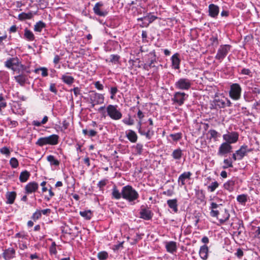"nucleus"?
<instances>
[{
  "label": "nucleus",
  "mask_w": 260,
  "mask_h": 260,
  "mask_svg": "<svg viewBox=\"0 0 260 260\" xmlns=\"http://www.w3.org/2000/svg\"><path fill=\"white\" fill-rule=\"evenodd\" d=\"M140 217L143 219L148 220L152 218L153 213L148 209L143 208L141 209L140 212Z\"/></svg>",
  "instance_id": "nucleus-17"
},
{
  "label": "nucleus",
  "mask_w": 260,
  "mask_h": 260,
  "mask_svg": "<svg viewBox=\"0 0 260 260\" xmlns=\"http://www.w3.org/2000/svg\"><path fill=\"white\" fill-rule=\"evenodd\" d=\"M142 123L140 122L138 123L137 128L138 129L139 133L142 135L145 136L148 140L151 139L152 136L154 135V132L152 130V127H148L147 131L146 132L145 130L142 127Z\"/></svg>",
  "instance_id": "nucleus-10"
},
{
  "label": "nucleus",
  "mask_w": 260,
  "mask_h": 260,
  "mask_svg": "<svg viewBox=\"0 0 260 260\" xmlns=\"http://www.w3.org/2000/svg\"><path fill=\"white\" fill-rule=\"evenodd\" d=\"M16 81L21 85L23 86L27 78L26 75H19L15 77Z\"/></svg>",
  "instance_id": "nucleus-28"
},
{
  "label": "nucleus",
  "mask_w": 260,
  "mask_h": 260,
  "mask_svg": "<svg viewBox=\"0 0 260 260\" xmlns=\"http://www.w3.org/2000/svg\"><path fill=\"white\" fill-rule=\"evenodd\" d=\"M171 61L173 68L175 69H179L180 68V59L178 53H175L172 56Z\"/></svg>",
  "instance_id": "nucleus-22"
},
{
  "label": "nucleus",
  "mask_w": 260,
  "mask_h": 260,
  "mask_svg": "<svg viewBox=\"0 0 260 260\" xmlns=\"http://www.w3.org/2000/svg\"><path fill=\"white\" fill-rule=\"evenodd\" d=\"M127 138L132 143H135L138 139V136L136 133L133 130L129 129L126 132Z\"/></svg>",
  "instance_id": "nucleus-24"
},
{
  "label": "nucleus",
  "mask_w": 260,
  "mask_h": 260,
  "mask_svg": "<svg viewBox=\"0 0 260 260\" xmlns=\"http://www.w3.org/2000/svg\"><path fill=\"white\" fill-rule=\"evenodd\" d=\"M231 48L230 45H222L217 50L215 58L221 61L227 55Z\"/></svg>",
  "instance_id": "nucleus-7"
},
{
  "label": "nucleus",
  "mask_w": 260,
  "mask_h": 260,
  "mask_svg": "<svg viewBox=\"0 0 260 260\" xmlns=\"http://www.w3.org/2000/svg\"><path fill=\"white\" fill-rule=\"evenodd\" d=\"M39 70L42 71V75L43 77H46L48 76V71L46 68H41L40 69H36L35 72V73H37Z\"/></svg>",
  "instance_id": "nucleus-52"
},
{
  "label": "nucleus",
  "mask_w": 260,
  "mask_h": 260,
  "mask_svg": "<svg viewBox=\"0 0 260 260\" xmlns=\"http://www.w3.org/2000/svg\"><path fill=\"white\" fill-rule=\"evenodd\" d=\"M38 188V184L35 182H32L28 183L25 186L26 193H32L35 192V191Z\"/></svg>",
  "instance_id": "nucleus-21"
},
{
  "label": "nucleus",
  "mask_w": 260,
  "mask_h": 260,
  "mask_svg": "<svg viewBox=\"0 0 260 260\" xmlns=\"http://www.w3.org/2000/svg\"><path fill=\"white\" fill-rule=\"evenodd\" d=\"M234 185L235 181L231 180H229L224 184V187L225 189L229 190V191H232L234 190Z\"/></svg>",
  "instance_id": "nucleus-33"
},
{
  "label": "nucleus",
  "mask_w": 260,
  "mask_h": 260,
  "mask_svg": "<svg viewBox=\"0 0 260 260\" xmlns=\"http://www.w3.org/2000/svg\"><path fill=\"white\" fill-rule=\"evenodd\" d=\"M232 146L227 142L222 143L219 147L218 155H223L231 152Z\"/></svg>",
  "instance_id": "nucleus-11"
},
{
  "label": "nucleus",
  "mask_w": 260,
  "mask_h": 260,
  "mask_svg": "<svg viewBox=\"0 0 260 260\" xmlns=\"http://www.w3.org/2000/svg\"><path fill=\"white\" fill-rule=\"evenodd\" d=\"M108 182V180L107 179H104L99 182L97 184L98 187L99 188L100 190H102L103 189L104 187H105Z\"/></svg>",
  "instance_id": "nucleus-43"
},
{
  "label": "nucleus",
  "mask_w": 260,
  "mask_h": 260,
  "mask_svg": "<svg viewBox=\"0 0 260 260\" xmlns=\"http://www.w3.org/2000/svg\"><path fill=\"white\" fill-rule=\"evenodd\" d=\"M5 66L15 71L19 72L20 70H24L25 67L19 61L17 57L10 58L5 62Z\"/></svg>",
  "instance_id": "nucleus-2"
},
{
  "label": "nucleus",
  "mask_w": 260,
  "mask_h": 260,
  "mask_svg": "<svg viewBox=\"0 0 260 260\" xmlns=\"http://www.w3.org/2000/svg\"><path fill=\"white\" fill-rule=\"evenodd\" d=\"M253 234L254 238L260 239V226L255 228Z\"/></svg>",
  "instance_id": "nucleus-57"
},
{
  "label": "nucleus",
  "mask_w": 260,
  "mask_h": 260,
  "mask_svg": "<svg viewBox=\"0 0 260 260\" xmlns=\"http://www.w3.org/2000/svg\"><path fill=\"white\" fill-rule=\"evenodd\" d=\"M61 79L66 84L68 85L72 84L74 81V78L72 76L63 75Z\"/></svg>",
  "instance_id": "nucleus-30"
},
{
  "label": "nucleus",
  "mask_w": 260,
  "mask_h": 260,
  "mask_svg": "<svg viewBox=\"0 0 260 260\" xmlns=\"http://www.w3.org/2000/svg\"><path fill=\"white\" fill-rule=\"evenodd\" d=\"M167 204L170 208L172 209V210L175 212L177 213L178 210V204L177 200L176 199L172 200H168L167 201Z\"/></svg>",
  "instance_id": "nucleus-25"
},
{
  "label": "nucleus",
  "mask_w": 260,
  "mask_h": 260,
  "mask_svg": "<svg viewBox=\"0 0 260 260\" xmlns=\"http://www.w3.org/2000/svg\"><path fill=\"white\" fill-rule=\"evenodd\" d=\"M209 16L216 18L219 13V7L213 4H210L208 7Z\"/></svg>",
  "instance_id": "nucleus-15"
},
{
  "label": "nucleus",
  "mask_w": 260,
  "mask_h": 260,
  "mask_svg": "<svg viewBox=\"0 0 260 260\" xmlns=\"http://www.w3.org/2000/svg\"><path fill=\"white\" fill-rule=\"evenodd\" d=\"M15 251L13 248H9L4 250L3 255L6 260H9L14 257Z\"/></svg>",
  "instance_id": "nucleus-23"
},
{
  "label": "nucleus",
  "mask_w": 260,
  "mask_h": 260,
  "mask_svg": "<svg viewBox=\"0 0 260 260\" xmlns=\"http://www.w3.org/2000/svg\"><path fill=\"white\" fill-rule=\"evenodd\" d=\"M123 242H122L119 243L118 244L114 245L112 248L113 250L114 251H118L120 248L123 247Z\"/></svg>",
  "instance_id": "nucleus-58"
},
{
  "label": "nucleus",
  "mask_w": 260,
  "mask_h": 260,
  "mask_svg": "<svg viewBox=\"0 0 260 260\" xmlns=\"http://www.w3.org/2000/svg\"><path fill=\"white\" fill-rule=\"evenodd\" d=\"M165 247L167 252L173 253L177 251V243L175 241L166 242Z\"/></svg>",
  "instance_id": "nucleus-18"
},
{
  "label": "nucleus",
  "mask_w": 260,
  "mask_h": 260,
  "mask_svg": "<svg viewBox=\"0 0 260 260\" xmlns=\"http://www.w3.org/2000/svg\"><path fill=\"white\" fill-rule=\"evenodd\" d=\"M103 5L104 4L102 2L96 3L95 4L93 8V11L95 14H96L98 16L102 17H105L107 15V11L106 10H102L101 9Z\"/></svg>",
  "instance_id": "nucleus-12"
},
{
  "label": "nucleus",
  "mask_w": 260,
  "mask_h": 260,
  "mask_svg": "<svg viewBox=\"0 0 260 260\" xmlns=\"http://www.w3.org/2000/svg\"><path fill=\"white\" fill-rule=\"evenodd\" d=\"M45 26L46 24L43 22L40 21L35 25L34 30L37 32H41Z\"/></svg>",
  "instance_id": "nucleus-37"
},
{
  "label": "nucleus",
  "mask_w": 260,
  "mask_h": 260,
  "mask_svg": "<svg viewBox=\"0 0 260 260\" xmlns=\"http://www.w3.org/2000/svg\"><path fill=\"white\" fill-rule=\"evenodd\" d=\"M220 212L218 220L220 224H223L229 219L230 215L228 210L226 209H220Z\"/></svg>",
  "instance_id": "nucleus-16"
},
{
  "label": "nucleus",
  "mask_w": 260,
  "mask_h": 260,
  "mask_svg": "<svg viewBox=\"0 0 260 260\" xmlns=\"http://www.w3.org/2000/svg\"><path fill=\"white\" fill-rule=\"evenodd\" d=\"M149 55H153V57L150 60V63H149V67L152 68L154 67V66H152V64L156 62V58H155V53L154 51H153L152 52H150L149 53Z\"/></svg>",
  "instance_id": "nucleus-48"
},
{
  "label": "nucleus",
  "mask_w": 260,
  "mask_h": 260,
  "mask_svg": "<svg viewBox=\"0 0 260 260\" xmlns=\"http://www.w3.org/2000/svg\"><path fill=\"white\" fill-rule=\"evenodd\" d=\"M143 146L142 144L138 143L135 146H134L135 152L138 154H141L142 152Z\"/></svg>",
  "instance_id": "nucleus-45"
},
{
  "label": "nucleus",
  "mask_w": 260,
  "mask_h": 260,
  "mask_svg": "<svg viewBox=\"0 0 260 260\" xmlns=\"http://www.w3.org/2000/svg\"><path fill=\"white\" fill-rule=\"evenodd\" d=\"M182 151L180 148L174 150L172 154L173 158L177 160L180 159L182 157Z\"/></svg>",
  "instance_id": "nucleus-32"
},
{
  "label": "nucleus",
  "mask_w": 260,
  "mask_h": 260,
  "mask_svg": "<svg viewBox=\"0 0 260 260\" xmlns=\"http://www.w3.org/2000/svg\"><path fill=\"white\" fill-rule=\"evenodd\" d=\"M33 14L32 12H30L27 13H21L18 15V19L20 20H25L26 19H30L32 18Z\"/></svg>",
  "instance_id": "nucleus-29"
},
{
  "label": "nucleus",
  "mask_w": 260,
  "mask_h": 260,
  "mask_svg": "<svg viewBox=\"0 0 260 260\" xmlns=\"http://www.w3.org/2000/svg\"><path fill=\"white\" fill-rule=\"evenodd\" d=\"M72 91H74V93L76 96H77L78 95L81 94L80 89L78 87H74L73 89H71L70 91L72 92Z\"/></svg>",
  "instance_id": "nucleus-59"
},
{
  "label": "nucleus",
  "mask_w": 260,
  "mask_h": 260,
  "mask_svg": "<svg viewBox=\"0 0 260 260\" xmlns=\"http://www.w3.org/2000/svg\"><path fill=\"white\" fill-rule=\"evenodd\" d=\"M170 137L172 138L173 141H177L182 138V134L181 133L172 134L170 135Z\"/></svg>",
  "instance_id": "nucleus-42"
},
{
  "label": "nucleus",
  "mask_w": 260,
  "mask_h": 260,
  "mask_svg": "<svg viewBox=\"0 0 260 260\" xmlns=\"http://www.w3.org/2000/svg\"><path fill=\"white\" fill-rule=\"evenodd\" d=\"M252 151V149L249 148L247 145H243L241 146L239 149L236 151L238 156V160H241L248 152Z\"/></svg>",
  "instance_id": "nucleus-14"
},
{
  "label": "nucleus",
  "mask_w": 260,
  "mask_h": 260,
  "mask_svg": "<svg viewBox=\"0 0 260 260\" xmlns=\"http://www.w3.org/2000/svg\"><path fill=\"white\" fill-rule=\"evenodd\" d=\"M59 136L57 135H52L48 137H42L39 138L36 144L40 146L45 145H55L58 143Z\"/></svg>",
  "instance_id": "nucleus-1"
},
{
  "label": "nucleus",
  "mask_w": 260,
  "mask_h": 260,
  "mask_svg": "<svg viewBox=\"0 0 260 260\" xmlns=\"http://www.w3.org/2000/svg\"><path fill=\"white\" fill-rule=\"evenodd\" d=\"M138 196H112V198L116 200H119L121 198L128 201L131 205H133V201L138 199Z\"/></svg>",
  "instance_id": "nucleus-26"
},
{
  "label": "nucleus",
  "mask_w": 260,
  "mask_h": 260,
  "mask_svg": "<svg viewBox=\"0 0 260 260\" xmlns=\"http://www.w3.org/2000/svg\"><path fill=\"white\" fill-rule=\"evenodd\" d=\"M99 260H106L108 257V253L105 251H102L98 253Z\"/></svg>",
  "instance_id": "nucleus-41"
},
{
  "label": "nucleus",
  "mask_w": 260,
  "mask_h": 260,
  "mask_svg": "<svg viewBox=\"0 0 260 260\" xmlns=\"http://www.w3.org/2000/svg\"><path fill=\"white\" fill-rule=\"evenodd\" d=\"M187 98L188 95L185 93L178 91L174 93L173 97L172 98V101L174 104L178 106H181L184 104Z\"/></svg>",
  "instance_id": "nucleus-8"
},
{
  "label": "nucleus",
  "mask_w": 260,
  "mask_h": 260,
  "mask_svg": "<svg viewBox=\"0 0 260 260\" xmlns=\"http://www.w3.org/2000/svg\"><path fill=\"white\" fill-rule=\"evenodd\" d=\"M156 18L157 17L155 16L151 15L144 16V22L143 23V25L141 26L142 27L148 26V25L154 21Z\"/></svg>",
  "instance_id": "nucleus-27"
},
{
  "label": "nucleus",
  "mask_w": 260,
  "mask_h": 260,
  "mask_svg": "<svg viewBox=\"0 0 260 260\" xmlns=\"http://www.w3.org/2000/svg\"><path fill=\"white\" fill-rule=\"evenodd\" d=\"M49 90L51 92L54 93L55 94H56L57 92V90L56 88L55 87V83H51L50 85Z\"/></svg>",
  "instance_id": "nucleus-60"
},
{
  "label": "nucleus",
  "mask_w": 260,
  "mask_h": 260,
  "mask_svg": "<svg viewBox=\"0 0 260 260\" xmlns=\"http://www.w3.org/2000/svg\"><path fill=\"white\" fill-rule=\"evenodd\" d=\"M89 99L92 107H94L95 105L101 104L104 103V96L103 94L91 91L89 94Z\"/></svg>",
  "instance_id": "nucleus-6"
},
{
  "label": "nucleus",
  "mask_w": 260,
  "mask_h": 260,
  "mask_svg": "<svg viewBox=\"0 0 260 260\" xmlns=\"http://www.w3.org/2000/svg\"><path fill=\"white\" fill-rule=\"evenodd\" d=\"M16 196H6V203L8 204H13L15 200Z\"/></svg>",
  "instance_id": "nucleus-53"
},
{
  "label": "nucleus",
  "mask_w": 260,
  "mask_h": 260,
  "mask_svg": "<svg viewBox=\"0 0 260 260\" xmlns=\"http://www.w3.org/2000/svg\"><path fill=\"white\" fill-rule=\"evenodd\" d=\"M191 175L190 172H185L181 174L178 179V184L180 186L185 185L186 182L190 180Z\"/></svg>",
  "instance_id": "nucleus-13"
},
{
  "label": "nucleus",
  "mask_w": 260,
  "mask_h": 260,
  "mask_svg": "<svg viewBox=\"0 0 260 260\" xmlns=\"http://www.w3.org/2000/svg\"><path fill=\"white\" fill-rule=\"evenodd\" d=\"M123 122L128 125H132L134 124V119H132L130 116L128 118H124L122 120Z\"/></svg>",
  "instance_id": "nucleus-51"
},
{
  "label": "nucleus",
  "mask_w": 260,
  "mask_h": 260,
  "mask_svg": "<svg viewBox=\"0 0 260 260\" xmlns=\"http://www.w3.org/2000/svg\"><path fill=\"white\" fill-rule=\"evenodd\" d=\"M220 211L214 209L211 210L210 214L212 217H216L217 219H218V215L220 214Z\"/></svg>",
  "instance_id": "nucleus-56"
},
{
  "label": "nucleus",
  "mask_w": 260,
  "mask_h": 260,
  "mask_svg": "<svg viewBox=\"0 0 260 260\" xmlns=\"http://www.w3.org/2000/svg\"><path fill=\"white\" fill-rule=\"evenodd\" d=\"M24 37L29 41H32L35 39L33 33L27 29H25L24 30Z\"/></svg>",
  "instance_id": "nucleus-36"
},
{
  "label": "nucleus",
  "mask_w": 260,
  "mask_h": 260,
  "mask_svg": "<svg viewBox=\"0 0 260 260\" xmlns=\"http://www.w3.org/2000/svg\"><path fill=\"white\" fill-rule=\"evenodd\" d=\"M10 164L13 168H16L18 166V161L15 157H12L10 160Z\"/></svg>",
  "instance_id": "nucleus-47"
},
{
  "label": "nucleus",
  "mask_w": 260,
  "mask_h": 260,
  "mask_svg": "<svg viewBox=\"0 0 260 260\" xmlns=\"http://www.w3.org/2000/svg\"><path fill=\"white\" fill-rule=\"evenodd\" d=\"M30 176L29 173L27 171L22 172L19 176V179L21 182H26Z\"/></svg>",
  "instance_id": "nucleus-35"
},
{
  "label": "nucleus",
  "mask_w": 260,
  "mask_h": 260,
  "mask_svg": "<svg viewBox=\"0 0 260 260\" xmlns=\"http://www.w3.org/2000/svg\"><path fill=\"white\" fill-rule=\"evenodd\" d=\"M48 186H49V188H48V187L46 186H42V193H44L46 192L47 190H48L49 195H54V193L52 191V187L49 185Z\"/></svg>",
  "instance_id": "nucleus-54"
},
{
  "label": "nucleus",
  "mask_w": 260,
  "mask_h": 260,
  "mask_svg": "<svg viewBox=\"0 0 260 260\" xmlns=\"http://www.w3.org/2000/svg\"><path fill=\"white\" fill-rule=\"evenodd\" d=\"M224 166H223L224 169L233 167L232 161L229 159H225L223 160Z\"/></svg>",
  "instance_id": "nucleus-50"
},
{
  "label": "nucleus",
  "mask_w": 260,
  "mask_h": 260,
  "mask_svg": "<svg viewBox=\"0 0 260 260\" xmlns=\"http://www.w3.org/2000/svg\"><path fill=\"white\" fill-rule=\"evenodd\" d=\"M214 104L216 108H223L225 107L224 99H215L214 101Z\"/></svg>",
  "instance_id": "nucleus-31"
},
{
  "label": "nucleus",
  "mask_w": 260,
  "mask_h": 260,
  "mask_svg": "<svg viewBox=\"0 0 260 260\" xmlns=\"http://www.w3.org/2000/svg\"><path fill=\"white\" fill-rule=\"evenodd\" d=\"M118 91V89L116 87H111L110 89V92L111 94L110 98L112 100L115 99V96Z\"/></svg>",
  "instance_id": "nucleus-46"
},
{
  "label": "nucleus",
  "mask_w": 260,
  "mask_h": 260,
  "mask_svg": "<svg viewBox=\"0 0 260 260\" xmlns=\"http://www.w3.org/2000/svg\"><path fill=\"white\" fill-rule=\"evenodd\" d=\"M208 133L210 135V139H213L215 141L220 137V134L214 129L209 130Z\"/></svg>",
  "instance_id": "nucleus-38"
},
{
  "label": "nucleus",
  "mask_w": 260,
  "mask_h": 260,
  "mask_svg": "<svg viewBox=\"0 0 260 260\" xmlns=\"http://www.w3.org/2000/svg\"><path fill=\"white\" fill-rule=\"evenodd\" d=\"M137 116L139 119V121H138V122H141L142 123V120L143 118L144 117V113L142 112L140 110H139L137 113Z\"/></svg>",
  "instance_id": "nucleus-61"
},
{
  "label": "nucleus",
  "mask_w": 260,
  "mask_h": 260,
  "mask_svg": "<svg viewBox=\"0 0 260 260\" xmlns=\"http://www.w3.org/2000/svg\"><path fill=\"white\" fill-rule=\"evenodd\" d=\"M244 253L243 250L241 248H238L237 250L236 253H235V255L238 257V258H241L243 256Z\"/></svg>",
  "instance_id": "nucleus-63"
},
{
  "label": "nucleus",
  "mask_w": 260,
  "mask_h": 260,
  "mask_svg": "<svg viewBox=\"0 0 260 260\" xmlns=\"http://www.w3.org/2000/svg\"><path fill=\"white\" fill-rule=\"evenodd\" d=\"M47 160L50 162L51 165L58 166L59 162L58 160L55 158L53 155H50L47 157Z\"/></svg>",
  "instance_id": "nucleus-39"
},
{
  "label": "nucleus",
  "mask_w": 260,
  "mask_h": 260,
  "mask_svg": "<svg viewBox=\"0 0 260 260\" xmlns=\"http://www.w3.org/2000/svg\"><path fill=\"white\" fill-rule=\"evenodd\" d=\"M209 248L206 245L200 247L199 255L202 259L206 260L208 257Z\"/></svg>",
  "instance_id": "nucleus-20"
},
{
  "label": "nucleus",
  "mask_w": 260,
  "mask_h": 260,
  "mask_svg": "<svg viewBox=\"0 0 260 260\" xmlns=\"http://www.w3.org/2000/svg\"><path fill=\"white\" fill-rule=\"evenodd\" d=\"M117 105H109L106 110L108 115L112 119L117 120L121 118L122 113L117 109Z\"/></svg>",
  "instance_id": "nucleus-4"
},
{
  "label": "nucleus",
  "mask_w": 260,
  "mask_h": 260,
  "mask_svg": "<svg viewBox=\"0 0 260 260\" xmlns=\"http://www.w3.org/2000/svg\"><path fill=\"white\" fill-rule=\"evenodd\" d=\"M210 41L212 42V44H215L217 45L218 44V37L217 36H212L210 38Z\"/></svg>",
  "instance_id": "nucleus-64"
},
{
  "label": "nucleus",
  "mask_w": 260,
  "mask_h": 260,
  "mask_svg": "<svg viewBox=\"0 0 260 260\" xmlns=\"http://www.w3.org/2000/svg\"><path fill=\"white\" fill-rule=\"evenodd\" d=\"M237 200L242 205H245L247 201V196H237Z\"/></svg>",
  "instance_id": "nucleus-49"
},
{
  "label": "nucleus",
  "mask_w": 260,
  "mask_h": 260,
  "mask_svg": "<svg viewBox=\"0 0 260 260\" xmlns=\"http://www.w3.org/2000/svg\"><path fill=\"white\" fill-rule=\"evenodd\" d=\"M110 62L114 63H117L119 62L120 56L118 55L112 54L110 55Z\"/></svg>",
  "instance_id": "nucleus-44"
},
{
  "label": "nucleus",
  "mask_w": 260,
  "mask_h": 260,
  "mask_svg": "<svg viewBox=\"0 0 260 260\" xmlns=\"http://www.w3.org/2000/svg\"><path fill=\"white\" fill-rule=\"evenodd\" d=\"M223 139L225 142L228 143L229 144L236 143L239 139V134L237 132H228L226 134L223 135Z\"/></svg>",
  "instance_id": "nucleus-9"
},
{
  "label": "nucleus",
  "mask_w": 260,
  "mask_h": 260,
  "mask_svg": "<svg viewBox=\"0 0 260 260\" xmlns=\"http://www.w3.org/2000/svg\"><path fill=\"white\" fill-rule=\"evenodd\" d=\"M192 84L191 80L188 78H180L175 83V87L176 89L182 90H189Z\"/></svg>",
  "instance_id": "nucleus-3"
},
{
  "label": "nucleus",
  "mask_w": 260,
  "mask_h": 260,
  "mask_svg": "<svg viewBox=\"0 0 260 260\" xmlns=\"http://www.w3.org/2000/svg\"><path fill=\"white\" fill-rule=\"evenodd\" d=\"M121 195H138L137 191L130 185L122 187Z\"/></svg>",
  "instance_id": "nucleus-19"
},
{
  "label": "nucleus",
  "mask_w": 260,
  "mask_h": 260,
  "mask_svg": "<svg viewBox=\"0 0 260 260\" xmlns=\"http://www.w3.org/2000/svg\"><path fill=\"white\" fill-rule=\"evenodd\" d=\"M251 90L252 93L260 94V88L258 86L251 87Z\"/></svg>",
  "instance_id": "nucleus-62"
},
{
  "label": "nucleus",
  "mask_w": 260,
  "mask_h": 260,
  "mask_svg": "<svg viewBox=\"0 0 260 260\" xmlns=\"http://www.w3.org/2000/svg\"><path fill=\"white\" fill-rule=\"evenodd\" d=\"M219 186L218 183L215 181L212 182L207 187L208 189L211 192L214 191Z\"/></svg>",
  "instance_id": "nucleus-40"
},
{
  "label": "nucleus",
  "mask_w": 260,
  "mask_h": 260,
  "mask_svg": "<svg viewBox=\"0 0 260 260\" xmlns=\"http://www.w3.org/2000/svg\"><path fill=\"white\" fill-rule=\"evenodd\" d=\"M41 216V212L40 210H37L36 211L32 216V218L34 220H36L38 219H39Z\"/></svg>",
  "instance_id": "nucleus-55"
},
{
  "label": "nucleus",
  "mask_w": 260,
  "mask_h": 260,
  "mask_svg": "<svg viewBox=\"0 0 260 260\" xmlns=\"http://www.w3.org/2000/svg\"><path fill=\"white\" fill-rule=\"evenodd\" d=\"M79 213L82 217L87 220L90 219L92 216V211L90 210L80 211Z\"/></svg>",
  "instance_id": "nucleus-34"
},
{
  "label": "nucleus",
  "mask_w": 260,
  "mask_h": 260,
  "mask_svg": "<svg viewBox=\"0 0 260 260\" xmlns=\"http://www.w3.org/2000/svg\"><path fill=\"white\" fill-rule=\"evenodd\" d=\"M242 88L238 83H234L230 86V96L234 100H238L241 98Z\"/></svg>",
  "instance_id": "nucleus-5"
}]
</instances>
